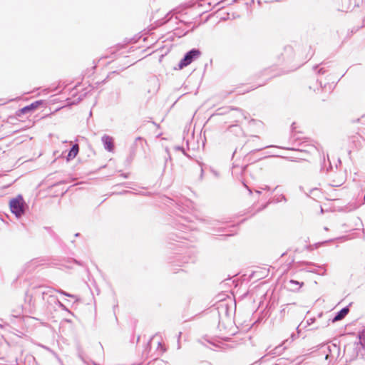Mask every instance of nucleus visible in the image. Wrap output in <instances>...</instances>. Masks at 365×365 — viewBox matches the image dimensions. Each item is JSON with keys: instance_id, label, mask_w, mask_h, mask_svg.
Instances as JSON below:
<instances>
[{"instance_id": "4468645a", "label": "nucleus", "mask_w": 365, "mask_h": 365, "mask_svg": "<svg viewBox=\"0 0 365 365\" xmlns=\"http://www.w3.org/2000/svg\"><path fill=\"white\" fill-rule=\"evenodd\" d=\"M57 292H58V293H60L61 294L63 295V296H66V297H71V298L76 299V301H78V299L77 296H76V295H74V294H70V293H68V292H65V291L62 290V289H58V290H57Z\"/></svg>"}, {"instance_id": "dca6fc26", "label": "nucleus", "mask_w": 365, "mask_h": 365, "mask_svg": "<svg viewBox=\"0 0 365 365\" xmlns=\"http://www.w3.org/2000/svg\"><path fill=\"white\" fill-rule=\"evenodd\" d=\"M327 69L324 66L319 68L317 71L318 74L324 75L327 73Z\"/></svg>"}, {"instance_id": "423d86ee", "label": "nucleus", "mask_w": 365, "mask_h": 365, "mask_svg": "<svg viewBox=\"0 0 365 365\" xmlns=\"http://www.w3.org/2000/svg\"><path fill=\"white\" fill-rule=\"evenodd\" d=\"M349 312V308L348 306L342 308L339 312H337L335 316L331 319V322L333 323L340 321L343 319Z\"/></svg>"}, {"instance_id": "393cba45", "label": "nucleus", "mask_w": 365, "mask_h": 365, "mask_svg": "<svg viewBox=\"0 0 365 365\" xmlns=\"http://www.w3.org/2000/svg\"><path fill=\"white\" fill-rule=\"evenodd\" d=\"M302 323H301V324H299V325L296 328V329H297V334H298V335H299V334L300 333V331H301V329H300V327L302 326Z\"/></svg>"}, {"instance_id": "f8f14e48", "label": "nucleus", "mask_w": 365, "mask_h": 365, "mask_svg": "<svg viewBox=\"0 0 365 365\" xmlns=\"http://www.w3.org/2000/svg\"><path fill=\"white\" fill-rule=\"evenodd\" d=\"M286 348V346L284 348H282V345H279L277 346H276L274 349L271 350L268 354L269 355H279L282 354V352L283 351V350Z\"/></svg>"}, {"instance_id": "ddd939ff", "label": "nucleus", "mask_w": 365, "mask_h": 365, "mask_svg": "<svg viewBox=\"0 0 365 365\" xmlns=\"http://www.w3.org/2000/svg\"><path fill=\"white\" fill-rule=\"evenodd\" d=\"M49 292H50V291L48 289L43 288L42 287H38V289L37 290V293H39L41 294L43 300L45 299L46 295H49V297H51V295L49 294Z\"/></svg>"}, {"instance_id": "cd10ccee", "label": "nucleus", "mask_w": 365, "mask_h": 365, "mask_svg": "<svg viewBox=\"0 0 365 365\" xmlns=\"http://www.w3.org/2000/svg\"><path fill=\"white\" fill-rule=\"evenodd\" d=\"M201 365H212V364L210 362L203 361V362H202Z\"/></svg>"}, {"instance_id": "20e7f679", "label": "nucleus", "mask_w": 365, "mask_h": 365, "mask_svg": "<svg viewBox=\"0 0 365 365\" xmlns=\"http://www.w3.org/2000/svg\"><path fill=\"white\" fill-rule=\"evenodd\" d=\"M43 101L42 100L36 101L31 104L23 107L22 108L18 110L16 113V116L21 117L24 114H27L29 113H31L34 111L36 108H38L41 105H42Z\"/></svg>"}, {"instance_id": "c9c22d12", "label": "nucleus", "mask_w": 365, "mask_h": 365, "mask_svg": "<svg viewBox=\"0 0 365 365\" xmlns=\"http://www.w3.org/2000/svg\"><path fill=\"white\" fill-rule=\"evenodd\" d=\"M327 64H328V63H322L321 65L322 66H326Z\"/></svg>"}, {"instance_id": "9d476101", "label": "nucleus", "mask_w": 365, "mask_h": 365, "mask_svg": "<svg viewBox=\"0 0 365 365\" xmlns=\"http://www.w3.org/2000/svg\"><path fill=\"white\" fill-rule=\"evenodd\" d=\"M307 264H309V265L313 266V267H317V268L319 269L320 270H322V273H320V272H318V270H317L316 269H314V268H312V269H310L309 270V272H313V273H317V274H322V275H324V274H325V272H326V269H324V267L323 266L316 265L315 264H314V263H311V262H310V263H308V262H307Z\"/></svg>"}, {"instance_id": "f257e3e1", "label": "nucleus", "mask_w": 365, "mask_h": 365, "mask_svg": "<svg viewBox=\"0 0 365 365\" xmlns=\"http://www.w3.org/2000/svg\"><path fill=\"white\" fill-rule=\"evenodd\" d=\"M9 207L11 212L17 218L21 217L28 209V205L21 195H19L10 200Z\"/></svg>"}, {"instance_id": "aec40b11", "label": "nucleus", "mask_w": 365, "mask_h": 365, "mask_svg": "<svg viewBox=\"0 0 365 365\" xmlns=\"http://www.w3.org/2000/svg\"><path fill=\"white\" fill-rule=\"evenodd\" d=\"M58 306L61 309L68 312V308L61 302H58Z\"/></svg>"}, {"instance_id": "473e14b6", "label": "nucleus", "mask_w": 365, "mask_h": 365, "mask_svg": "<svg viewBox=\"0 0 365 365\" xmlns=\"http://www.w3.org/2000/svg\"><path fill=\"white\" fill-rule=\"evenodd\" d=\"M258 195H260L262 193V192L260 190H256L255 191Z\"/></svg>"}, {"instance_id": "412c9836", "label": "nucleus", "mask_w": 365, "mask_h": 365, "mask_svg": "<svg viewBox=\"0 0 365 365\" xmlns=\"http://www.w3.org/2000/svg\"><path fill=\"white\" fill-rule=\"evenodd\" d=\"M181 334H182V332H179L178 336V349L180 348V339Z\"/></svg>"}, {"instance_id": "7ed1b4c3", "label": "nucleus", "mask_w": 365, "mask_h": 365, "mask_svg": "<svg viewBox=\"0 0 365 365\" xmlns=\"http://www.w3.org/2000/svg\"><path fill=\"white\" fill-rule=\"evenodd\" d=\"M259 137L258 135H252V139H249L245 144V146H247L252 149L248 155L255 153V152L262 150L264 148L271 147L272 145H262L259 143Z\"/></svg>"}, {"instance_id": "0eeeda50", "label": "nucleus", "mask_w": 365, "mask_h": 365, "mask_svg": "<svg viewBox=\"0 0 365 365\" xmlns=\"http://www.w3.org/2000/svg\"><path fill=\"white\" fill-rule=\"evenodd\" d=\"M304 284V282H299L297 280L290 279L287 284V288L292 292H297Z\"/></svg>"}, {"instance_id": "6e6552de", "label": "nucleus", "mask_w": 365, "mask_h": 365, "mask_svg": "<svg viewBox=\"0 0 365 365\" xmlns=\"http://www.w3.org/2000/svg\"><path fill=\"white\" fill-rule=\"evenodd\" d=\"M78 151H79L78 145V144L73 145L72 147L70 148L68 153L66 156L67 161H69V160L73 159L74 158H76V156L78 153Z\"/></svg>"}, {"instance_id": "c756f323", "label": "nucleus", "mask_w": 365, "mask_h": 365, "mask_svg": "<svg viewBox=\"0 0 365 365\" xmlns=\"http://www.w3.org/2000/svg\"><path fill=\"white\" fill-rule=\"evenodd\" d=\"M244 185L247 188L250 194L251 195L252 193V190L245 184H244Z\"/></svg>"}, {"instance_id": "4be33fe9", "label": "nucleus", "mask_w": 365, "mask_h": 365, "mask_svg": "<svg viewBox=\"0 0 365 365\" xmlns=\"http://www.w3.org/2000/svg\"><path fill=\"white\" fill-rule=\"evenodd\" d=\"M143 138H142V137H137V138H135V143H134V144H135V145H137V143H138V141H143Z\"/></svg>"}, {"instance_id": "2f4dec72", "label": "nucleus", "mask_w": 365, "mask_h": 365, "mask_svg": "<svg viewBox=\"0 0 365 365\" xmlns=\"http://www.w3.org/2000/svg\"><path fill=\"white\" fill-rule=\"evenodd\" d=\"M247 167V165H244V166L242 167V171H244Z\"/></svg>"}, {"instance_id": "a878e982", "label": "nucleus", "mask_w": 365, "mask_h": 365, "mask_svg": "<svg viewBox=\"0 0 365 365\" xmlns=\"http://www.w3.org/2000/svg\"><path fill=\"white\" fill-rule=\"evenodd\" d=\"M291 129L294 131L296 129L295 123H293L291 125Z\"/></svg>"}, {"instance_id": "7c9ffc66", "label": "nucleus", "mask_w": 365, "mask_h": 365, "mask_svg": "<svg viewBox=\"0 0 365 365\" xmlns=\"http://www.w3.org/2000/svg\"><path fill=\"white\" fill-rule=\"evenodd\" d=\"M318 67H319V65L314 66L313 69L317 70L318 68Z\"/></svg>"}, {"instance_id": "6ab92c4d", "label": "nucleus", "mask_w": 365, "mask_h": 365, "mask_svg": "<svg viewBox=\"0 0 365 365\" xmlns=\"http://www.w3.org/2000/svg\"><path fill=\"white\" fill-rule=\"evenodd\" d=\"M284 362V359L281 358L277 359V362L274 365H284L283 363Z\"/></svg>"}, {"instance_id": "f3484780", "label": "nucleus", "mask_w": 365, "mask_h": 365, "mask_svg": "<svg viewBox=\"0 0 365 365\" xmlns=\"http://www.w3.org/2000/svg\"><path fill=\"white\" fill-rule=\"evenodd\" d=\"M314 322H315V318H310V319H307V321L306 322V325L304 326V327H307V326L311 325Z\"/></svg>"}, {"instance_id": "5701e85b", "label": "nucleus", "mask_w": 365, "mask_h": 365, "mask_svg": "<svg viewBox=\"0 0 365 365\" xmlns=\"http://www.w3.org/2000/svg\"><path fill=\"white\" fill-rule=\"evenodd\" d=\"M220 222L218 221V220H213V221H212V222L210 223V225H216L220 224Z\"/></svg>"}, {"instance_id": "72a5a7b5", "label": "nucleus", "mask_w": 365, "mask_h": 365, "mask_svg": "<svg viewBox=\"0 0 365 365\" xmlns=\"http://www.w3.org/2000/svg\"><path fill=\"white\" fill-rule=\"evenodd\" d=\"M264 190H269V186H266L265 188H264Z\"/></svg>"}, {"instance_id": "a211bd4d", "label": "nucleus", "mask_w": 365, "mask_h": 365, "mask_svg": "<svg viewBox=\"0 0 365 365\" xmlns=\"http://www.w3.org/2000/svg\"><path fill=\"white\" fill-rule=\"evenodd\" d=\"M174 149L175 150H180V151H182L184 155H187L186 153H185V149L183 148V147L180 146V145H177V146L174 147Z\"/></svg>"}, {"instance_id": "58836bf2", "label": "nucleus", "mask_w": 365, "mask_h": 365, "mask_svg": "<svg viewBox=\"0 0 365 365\" xmlns=\"http://www.w3.org/2000/svg\"><path fill=\"white\" fill-rule=\"evenodd\" d=\"M364 202H363V203H362V204H364V203L365 202V194H364Z\"/></svg>"}, {"instance_id": "4c0bfd02", "label": "nucleus", "mask_w": 365, "mask_h": 365, "mask_svg": "<svg viewBox=\"0 0 365 365\" xmlns=\"http://www.w3.org/2000/svg\"><path fill=\"white\" fill-rule=\"evenodd\" d=\"M180 238L187 239V237L186 236H182V237H180Z\"/></svg>"}, {"instance_id": "f704fd0d", "label": "nucleus", "mask_w": 365, "mask_h": 365, "mask_svg": "<svg viewBox=\"0 0 365 365\" xmlns=\"http://www.w3.org/2000/svg\"><path fill=\"white\" fill-rule=\"evenodd\" d=\"M283 312H284V313L285 312V308H284V309H282L281 310V313H283Z\"/></svg>"}, {"instance_id": "2eb2a0df", "label": "nucleus", "mask_w": 365, "mask_h": 365, "mask_svg": "<svg viewBox=\"0 0 365 365\" xmlns=\"http://www.w3.org/2000/svg\"><path fill=\"white\" fill-rule=\"evenodd\" d=\"M298 336H299L298 334L292 333L290 336V341H289V339H287L283 341V344L286 346L287 344H290L294 340H295L297 338H298Z\"/></svg>"}, {"instance_id": "f03ea898", "label": "nucleus", "mask_w": 365, "mask_h": 365, "mask_svg": "<svg viewBox=\"0 0 365 365\" xmlns=\"http://www.w3.org/2000/svg\"><path fill=\"white\" fill-rule=\"evenodd\" d=\"M201 55V51L198 48H192L185 53L183 58L178 63V67L180 69H182L191 63H192L195 60L198 58Z\"/></svg>"}, {"instance_id": "e433bc0d", "label": "nucleus", "mask_w": 365, "mask_h": 365, "mask_svg": "<svg viewBox=\"0 0 365 365\" xmlns=\"http://www.w3.org/2000/svg\"><path fill=\"white\" fill-rule=\"evenodd\" d=\"M79 235H80V234H79V233H76V234H75V237H78Z\"/></svg>"}, {"instance_id": "9b49d317", "label": "nucleus", "mask_w": 365, "mask_h": 365, "mask_svg": "<svg viewBox=\"0 0 365 365\" xmlns=\"http://www.w3.org/2000/svg\"><path fill=\"white\" fill-rule=\"evenodd\" d=\"M236 110V117L238 118L237 120H236L237 122H240V118H242L243 119H247V115L248 113L243 111L241 109H238V108H236L235 109Z\"/></svg>"}, {"instance_id": "c85d7f7f", "label": "nucleus", "mask_w": 365, "mask_h": 365, "mask_svg": "<svg viewBox=\"0 0 365 365\" xmlns=\"http://www.w3.org/2000/svg\"><path fill=\"white\" fill-rule=\"evenodd\" d=\"M128 192H130V191H128V190H123V192H119V194H125V193H128Z\"/></svg>"}, {"instance_id": "39448f33", "label": "nucleus", "mask_w": 365, "mask_h": 365, "mask_svg": "<svg viewBox=\"0 0 365 365\" xmlns=\"http://www.w3.org/2000/svg\"><path fill=\"white\" fill-rule=\"evenodd\" d=\"M101 141L104 148L109 151L113 152L115 149L114 142L112 137L108 135H103L101 138Z\"/></svg>"}, {"instance_id": "1a4fd4ad", "label": "nucleus", "mask_w": 365, "mask_h": 365, "mask_svg": "<svg viewBox=\"0 0 365 365\" xmlns=\"http://www.w3.org/2000/svg\"><path fill=\"white\" fill-rule=\"evenodd\" d=\"M196 254H197V252H196L195 249H194V248L189 249L185 252V255H187L189 259L185 260L184 262H186V263H188L190 262H194L195 261Z\"/></svg>"}, {"instance_id": "b1692460", "label": "nucleus", "mask_w": 365, "mask_h": 365, "mask_svg": "<svg viewBox=\"0 0 365 365\" xmlns=\"http://www.w3.org/2000/svg\"><path fill=\"white\" fill-rule=\"evenodd\" d=\"M200 178H202L204 170H203V168H202V167L200 163Z\"/></svg>"}, {"instance_id": "bb28decb", "label": "nucleus", "mask_w": 365, "mask_h": 365, "mask_svg": "<svg viewBox=\"0 0 365 365\" xmlns=\"http://www.w3.org/2000/svg\"><path fill=\"white\" fill-rule=\"evenodd\" d=\"M129 174L128 173H123L121 174V176H123L124 178H128Z\"/></svg>"}]
</instances>
